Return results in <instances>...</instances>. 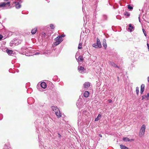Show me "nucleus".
I'll return each instance as SVG.
<instances>
[{"mask_svg": "<svg viewBox=\"0 0 149 149\" xmlns=\"http://www.w3.org/2000/svg\"><path fill=\"white\" fill-rule=\"evenodd\" d=\"M77 106L78 108L80 109H81L84 108L86 106L83 104V100L81 98H79L76 103Z\"/></svg>", "mask_w": 149, "mask_h": 149, "instance_id": "obj_1", "label": "nucleus"}, {"mask_svg": "<svg viewBox=\"0 0 149 149\" xmlns=\"http://www.w3.org/2000/svg\"><path fill=\"white\" fill-rule=\"evenodd\" d=\"M52 109L55 112L56 115L58 117H60L61 116V115L58 108L56 107L52 106Z\"/></svg>", "mask_w": 149, "mask_h": 149, "instance_id": "obj_2", "label": "nucleus"}, {"mask_svg": "<svg viewBox=\"0 0 149 149\" xmlns=\"http://www.w3.org/2000/svg\"><path fill=\"white\" fill-rule=\"evenodd\" d=\"M10 2H8L7 3L3 2L0 3V7L3 8L4 9H8L9 8L10 6Z\"/></svg>", "mask_w": 149, "mask_h": 149, "instance_id": "obj_3", "label": "nucleus"}, {"mask_svg": "<svg viewBox=\"0 0 149 149\" xmlns=\"http://www.w3.org/2000/svg\"><path fill=\"white\" fill-rule=\"evenodd\" d=\"M146 129V125L144 124L142 125L140 130L139 133V136H141L143 135L144 134Z\"/></svg>", "mask_w": 149, "mask_h": 149, "instance_id": "obj_4", "label": "nucleus"}, {"mask_svg": "<svg viewBox=\"0 0 149 149\" xmlns=\"http://www.w3.org/2000/svg\"><path fill=\"white\" fill-rule=\"evenodd\" d=\"M58 37H57L55 39V42L54 43V45L56 46L60 44L63 40L62 38L58 39Z\"/></svg>", "mask_w": 149, "mask_h": 149, "instance_id": "obj_5", "label": "nucleus"}, {"mask_svg": "<svg viewBox=\"0 0 149 149\" xmlns=\"http://www.w3.org/2000/svg\"><path fill=\"white\" fill-rule=\"evenodd\" d=\"M78 70L79 72L82 74L86 72V70L84 67L82 66H79L78 68Z\"/></svg>", "mask_w": 149, "mask_h": 149, "instance_id": "obj_6", "label": "nucleus"}, {"mask_svg": "<svg viewBox=\"0 0 149 149\" xmlns=\"http://www.w3.org/2000/svg\"><path fill=\"white\" fill-rule=\"evenodd\" d=\"M22 3L21 0H19L18 1H15L14 2V3L15 4V7L16 8L19 9L21 7V5L20 3Z\"/></svg>", "mask_w": 149, "mask_h": 149, "instance_id": "obj_7", "label": "nucleus"}, {"mask_svg": "<svg viewBox=\"0 0 149 149\" xmlns=\"http://www.w3.org/2000/svg\"><path fill=\"white\" fill-rule=\"evenodd\" d=\"M78 125H79L80 124V125L82 122V116L81 115V113L79 112L78 113Z\"/></svg>", "mask_w": 149, "mask_h": 149, "instance_id": "obj_8", "label": "nucleus"}, {"mask_svg": "<svg viewBox=\"0 0 149 149\" xmlns=\"http://www.w3.org/2000/svg\"><path fill=\"white\" fill-rule=\"evenodd\" d=\"M79 53H77L75 55V58L78 62L81 61L83 60V57L81 56H78Z\"/></svg>", "mask_w": 149, "mask_h": 149, "instance_id": "obj_9", "label": "nucleus"}, {"mask_svg": "<svg viewBox=\"0 0 149 149\" xmlns=\"http://www.w3.org/2000/svg\"><path fill=\"white\" fill-rule=\"evenodd\" d=\"M109 64L111 66L114 67L119 68V67L116 64H115L113 62L111 61H109Z\"/></svg>", "mask_w": 149, "mask_h": 149, "instance_id": "obj_10", "label": "nucleus"}, {"mask_svg": "<svg viewBox=\"0 0 149 149\" xmlns=\"http://www.w3.org/2000/svg\"><path fill=\"white\" fill-rule=\"evenodd\" d=\"M6 52L9 55L11 56H13L14 54L13 51L11 50H10L8 49H7L6 50Z\"/></svg>", "mask_w": 149, "mask_h": 149, "instance_id": "obj_11", "label": "nucleus"}, {"mask_svg": "<svg viewBox=\"0 0 149 149\" xmlns=\"http://www.w3.org/2000/svg\"><path fill=\"white\" fill-rule=\"evenodd\" d=\"M129 28L128 30H129L130 32H132L134 30V27L133 26H132V24H130L129 25Z\"/></svg>", "mask_w": 149, "mask_h": 149, "instance_id": "obj_12", "label": "nucleus"}, {"mask_svg": "<svg viewBox=\"0 0 149 149\" xmlns=\"http://www.w3.org/2000/svg\"><path fill=\"white\" fill-rule=\"evenodd\" d=\"M84 87L85 88H87L90 86V83L89 82H86L84 83Z\"/></svg>", "mask_w": 149, "mask_h": 149, "instance_id": "obj_13", "label": "nucleus"}, {"mask_svg": "<svg viewBox=\"0 0 149 149\" xmlns=\"http://www.w3.org/2000/svg\"><path fill=\"white\" fill-rule=\"evenodd\" d=\"M40 86L42 88L44 89L46 88L47 87V84L46 83L44 82L41 83Z\"/></svg>", "mask_w": 149, "mask_h": 149, "instance_id": "obj_14", "label": "nucleus"}, {"mask_svg": "<svg viewBox=\"0 0 149 149\" xmlns=\"http://www.w3.org/2000/svg\"><path fill=\"white\" fill-rule=\"evenodd\" d=\"M96 43L98 44V46L99 47V48H101L102 47V45L101 44V42H100V40L97 38V42Z\"/></svg>", "mask_w": 149, "mask_h": 149, "instance_id": "obj_15", "label": "nucleus"}, {"mask_svg": "<svg viewBox=\"0 0 149 149\" xmlns=\"http://www.w3.org/2000/svg\"><path fill=\"white\" fill-rule=\"evenodd\" d=\"M144 87L145 85L144 84H142L141 86L140 93L141 94H142L143 92L144 91Z\"/></svg>", "mask_w": 149, "mask_h": 149, "instance_id": "obj_16", "label": "nucleus"}, {"mask_svg": "<svg viewBox=\"0 0 149 149\" xmlns=\"http://www.w3.org/2000/svg\"><path fill=\"white\" fill-rule=\"evenodd\" d=\"M89 93L87 91H85L84 93V96L85 97H88L89 95Z\"/></svg>", "mask_w": 149, "mask_h": 149, "instance_id": "obj_17", "label": "nucleus"}, {"mask_svg": "<svg viewBox=\"0 0 149 149\" xmlns=\"http://www.w3.org/2000/svg\"><path fill=\"white\" fill-rule=\"evenodd\" d=\"M37 30V28H35L34 29H33L31 31V33L32 34L34 35V34L36 32Z\"/></svg>", "mask_w": 149, "mask_h": 149, "instance_id": "obj_18", "label": "nucleus"}, {"mask_svg": "<svg viewBox=\"0 0 149 149\" xmlns=\"http://www.w3.org/2000/svg\"><path fill=\"white\" fill-rule=\"evenodd\" d=\"M4 148V149H10V147L9 143H7V144H6L5 145Z\"/></svg>", "mask_w": 149, "mask_h": 149, "instance_id": "obj_19", "label": "nucleus"}, {"mask_svg": "<svg viewBox=\"0 0 149 149\" xmlns=\"http://www.w3.org/2000/svg\"><path fill=\"white\" fill-rule=\"evenodd\" d=\"M102 116L100 114H99L98 115V116L97 117L95 118V121H96L99 120H100Z\"/></svg>", "mask_w": 149, "mask_h": 149, "instance_id": "obj_20", "label": "nucleus"}, {"mask_svg": "<svg viewBox=\"0 0 149 149\" xmlns=\"http://www.w3.org/2000/svg\"><path fill=\"white\" fill-rule=\"evenodd\" d=\"M107 16L105 15H103L102 16V21L100 22H102V21H104L105 20H106L107 19Z\"/></svg>", "mask_w": 149, "mask_h": 149, "instance_id": "obj_21", "label": "nucleus"}, {"mask_svg": "<svg viewBox=\"0 0 149 149\" xmlns=\"http://www.w3.org/2000/svg\"><path fill=\"white\" fill-rule=\"evenodd\" d=\"M120 146L121 149H129L127 147L123 145H120Z\"/></svg>", "mask_w": 149, "mask_h": 149, "instance_id": "obj_22", "label": "nucleus"}, {"mask_svg": "<svg viewBox=\"0 0 149 149\" xmlns=\"http://www.w3.org/2000/svg\"><path fill=\"white\" fill-rule=\"evenodd\" d=\"M124 15L125 16H126L127 17H128L130 16V13L128 12L127 11H125L124 13Z\"/></svg>", "mask_w": 149, "mask_h": 149, "instance_id": "obj_23", "label": "nucleus"}, {"mask_svg": "<svg viewBox=\"0 0 149 149\" xmlns=\"http://www.w3.org/2000/svg\"><path fill=\"white\" fill-rule=\"evenodd\" d=\"M103 47H104L105 49H106L107 47V45L106 43V40H104L103 41Z\"/></svg>", "mask_w": 149, "mask_h": 149, "instance_id": "obj_24", "label": "nucleus"}, {"mask_svg": "<svg viewBox=\"0 0 149 149\" xmlns=\"http://www.w3.org/2000/svg\"><path fill=\"white\" fill-rule=\"evenodd\" d=\"M127 8L130 10H132L133 9V7L130 5H127Z\"/></svg>", "mask_w": 149, "mask_h": 149, "instance_id": "obj_25", "label": "nucleus"}, {"mask_svg": "<svg viewBox=\"0 0 149 149\" xmlns=\"http://www.w3.org/2000/svg\"><path fill=\"white\" fill-rule=\"evenodd\" d=\"M123 140L124 141H129V139L127 137H123Z\"/></svg>", "mask_w": 149, "mask_h": 149, "instance_id": "obj_26", "label": "nucleus"}, {"mask_svg": "<svg viewBox=\"0 0 149 149\" xmlns=\"http://www.w3.org/2000/svg\"><path fill=\"white\" fill-rule=\"evenodd\" d=\"M88 113L87 111H83L82 114L83 115H84L85 116H86L87 115Z\"/></svg>", "mask_w": 149, "mask_h": 149, "instance_id": "obj_27", "label": "nucleus"}, {"mask_svg": "<svg viewBox=\"0 0 149 149\" xmlns=\"http://www.w3.org/2000/svg\"><path fill=\"white\" fill-rule=\"evenodd\" d=\"M145 97L147 98H148L149 97V93H148L147 95H144L143 97V99H144Z\"/></svg>", "mask_w": 149, "mask_h": 149, "instance_id": "obj_28", "label": "nucleus"}, {"mask_svg": "<svg viewBox=\"0 0 149 149\" xmlns=\"http://www.w3.org/2000/svg\"><path fill=\"white\" fill-rule=\"evenodd\" d=\"M92 46L93 47L96 48H99V47L97 45L96 43L93 44Z\"/></svg>", "mask_w": 149, "mask_h": 149, "instance_id": "obj_29", "label": "nucleus"}, {"mask_svg": "<svg viewBox=\"0 0 149 149\" xmlns=\"http://www.w3.org/2000/svg\"><path fill=\"white\" fill-rule=\"evenodd\" d=\"M136 92L137 95H138L139 92V88L138 87L136 88Z\"/></svg>", "mask_w": 149, "mask_h": 149, "instance_id": "obj_30", "label": "nucleus"}, {"mask_svg": "<svg viewBox=\"0 0 149 149\" xmlns=\"http://www.w3.org/2000/svg\"><path fill=\"white\" fill-rule=\"evenodd\" d=\"M42 37H45L46 36V34L45 33L43 32L41 34Z\"/></svg>", "mask_w": 149, "mask_h": 149, "instance_id": "obj_31", "label": "nucleus"}, {"mask_svg": "<svg viewBox=\"0 0 149 149\" xmlns=\"http://www.w3.org/2000/svg\"><path fill=\"white\" fill-rule=\"evenodd\" d=\"M50 27H51V29H53L55 28L54 25L52 24H50Z\"/></svg>", "mask_w": 149, "mask_h": 149, "instance_id": "obj_32", "label": "nucleus"}, {"mask_svg": "<svg viewBox=\"0 0 149 149\" xmlns=\"http://www.w3.org/2000/svg\"><path fill=\"white\" fill-rule=\"evenodd\" d=\"M82 44L81 43H80L79 45V46L78 47V49H81L82 48Z\"/></svg>", "mask_w": 149, "mask_h": 149, "instance_id": "obj_33", "label": "nucleus"}, {"mask_svg": "<svg viewBox=\"0 0 149 149\" xmlns=\"http://www.w3.org/2000/svg\"><path fill=\"white\" fill-rule=\"evenodd\" d=\"M65 36V35H61L57 37H58L59 38L58 39H59V38H62V37H64Z\"/></svg>", "mask_w": 149, "mask_h": 149, "instance_id": "obj_34", "label": "nucleus"}, {"mask_svg": "<svg viewBox=\"0 0 149 149\" xmlns=\"http://www.w3.org/2000/svg\"><path fill=\"white\" fill-rule=\"evenodd\" d=\"M142 31H143V33L144 34V35H145V36H146V32L145 31V30H144V29H142Z\"/></svg>", "mask_w": 149, "mask_h": 149, "instance_id": "obj_35", "label": "nucleus"}, {"mask_svg": "<svg viewBox=\"0 0 149 149\" xmlns=\"http://www.w3.org/2000/svg\"><path fill=\"white\" fill-rule=\"evenodd\" d=\"M3 38V36L1 35H0V40H1Z\"/></svg>", "mask_w": 149, "mask_h": 149, "instance_id": "obj_36", "label": "nucleus"}, {"mask_svg": "<svg viewBox=\"0 0 149 149\" xmlns=\"http://www.w3.org/2000/svg\"><path fill=\"white\" fill-rule=\"evenodd\" d=\"M40 54V53L38 52H36V53H34V55H38V54Z\"/></svg>", "mask_w": 149, "mask_h": 149, "instance_id": "obj_37", "label": "nucleus"}, {"mask_svg": "<svg viewBox=\"0 0 149 149\" xmlns=\"http://www.w3.org/2000/svg\"><path fill=\"white\" fill-rule=\"evenodd\" d=\"M58 137L60 138L61 137V135L59 133H58Z\"/></svg>", "mask_w": 149, "mask_h": 149, "instance_id": "obj_38", "label": "nucleus"}, {"mask_svg": "<svg viewBox=\"0 0 149 149\" xmlns=\"http://www.w3.org/2000/svg\"><path fill=\"white\" fill-rule=\"evenodd\" d=\"M134 140V139H129V141H133Z\"/></svg>", "mask_w": 149, "mask_h": 149, "instance_id": "obj_39", "label": "nucleus"}, {"mask_svg": "<svg viewBox=\"0 0 149 149\" xmlns=\"http://www.w3.org/2000/svg\"><path fill=\"white\" fill-rule=\"evenodd\" d=\"M108 101L109 103H111L112 102V100H108Z\"/></svg>", "mask_w": 149, "mask_h": 149, "instance_id": "obj_40", "label": "nucleus"}, {"mask_svg": "<svg viewBox=\"0 0 149 149\" xmlns=\"http://www.w3.org/2000/svg\"><path fill=\"white\" fill-rule=\"evenodd\" d=\"M99 136L100 137H102V135L100 134H99Z\"/></svg>", "mask_w": 149, "mask_h": 149, "instance_id": "obj_41", "label": "nucleus"}, {"mask_svg": "<svg viewBox=\"0 0 149 149\" xmlns=\"http://www.w3.org/2000/svg\"><path fill=\"white\" fill-rule=\"evenodd\" d=\"M10 43L13 44L14 43H14L13 41H11V42H10Z\"/></svg>", "mask_w": 149, "mask_h": 149, "instance_id": "obj_42", "label": "nucleus"}, {"mask_svg": "<svg viewBox=\"0 0 149 149\" xmlns=\"http://www.w3.org/2000/svg\"><path fill=\"white\" fill-rule=\"evenodd\" d=\"M148 81L149 82V77H148Z\"/></svg>", "mask_w": 149, "mask_h": 149, "instance_id": "obj_43", "label": "nucleus"}, {"mask_svg": "<svg viewBox=\"0 0 149 149\" xmlns=\"http://www.w3.org/2000/svg\"><path fill=\"white\" fill-rule=\"evenodd\" d=\"M139 22H140V17H139Z\"/></svg>", "mask_w": 149, "mask_h": 149, "instance_id": "obj_44", "label": "nucleus"}, {"mask_svg": "<svg viewBox=\"0 0 149 149\" xmlns=\"http://www.w3.org/2000/svg\"><path fill=\"white\" fill-rule=\"evenodd\" d=\"M97 45V46H98V44L96 43H95Z\"/></svg>", "mask_w": 149, "mask_h": 149, "instance_id": "obj_45", "label": "nucleus"}, {"mask_svg": "<svg viewBox=\"0 0 149 149\" xmlns=\"http://www.w3.org/2000/svg\"><path fill=\"white\" fill-rule=\"evenodd\" d=\"M82 10H83V11L84 12V10H83V7H82Z\"/></svg>", "mask_w": 149, "mask_h": 149, "instance_id": "obj_46", "label": "nucleus"}, {"mask_svg": "<svg viewBox=\"0 0 149 149\" xmlns=\"http://www.w3.org/2000/svg\"><path fill=\"white\" fill-rule=\"evenodd\" d=\"M117 78L118 79H119V77H117Z\"/></svg>", "mask_w": 149, "mask_h": 149, "instance_id": "obj_47", "label": "nucleus"}, {"mask_svg": "<svg viewBox=\"0 0 149 149\" xmlns=\"http://www.w3.org/2000/svg\"><path fill=\"white\" fill-rule=\"evenodd\" d=\"M85 19L84 18V20H85Z\"/></svg>", "mask_w": 149, "mask_h": 149, "instance_id": "obj_48", "label": "nucleus"}, {"mask_svg": "<svg viewBox=\"0 0 149 149\" xmlns=\"http://www.w3.org/2000/svg\"><path fill=\"white\" fill-rule=\"evenodd\" d=\"M38 138H39V136L38 135Z\"/></svg>", "mask_w": 149, "mask_h": 149, "instance_id": "obj_49", "label": "nucleus"}, {"mask_svg": "<svg viewBox=\"0 0 149 149\" xmlns=\"http://www.w3.org/2000/svg\"><path fill=\"white\" fill-rule=\"evenodd\" d=\"M82 3H83V1H82Z\"/></svg>", "mask_w": 149, "mask_h": 149, "instance_id": "obj_50", "label": "nucleus"}]
</instances>
